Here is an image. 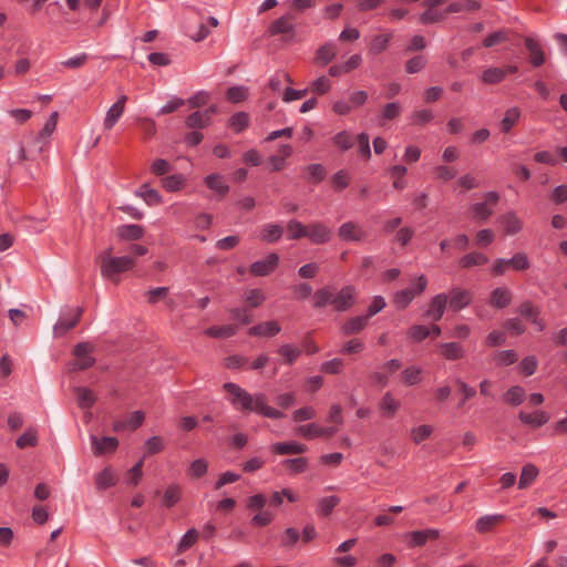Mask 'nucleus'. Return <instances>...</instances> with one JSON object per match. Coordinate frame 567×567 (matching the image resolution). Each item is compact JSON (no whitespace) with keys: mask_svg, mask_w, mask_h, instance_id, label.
Here are the masks:
<instances>
[{"mask_svg":"<svg viewBox=\"0 0 567 567\" xmlns=\"http://www.w3.org/2000/svg\"><path fill=\"white\" fill-rule=\"evenodd\" d=\"M355 296L357 290L351 285L344 286L338 292L331 286H326L315 292L313 307L323 308L330 305L336 311L343 312L354 305Z\"/></svg>","mask_w":567,"mask_h":567,"instance_id":"f257e3e1","label":"nucleus"},{"mask_svg":"<svg viewBox=\"0 0 567 567\" xmlns=\"http://www.w3.org/2000/svg\"><path fill=\"white\" fill-rule=\"evenodd\" d=\"M100 267L101 276L114 284L120 282V275L136 266L133 256H113V247L102 250L95 258Z\"/></svg>","mask_w":567,"mask_h":567,"instance_id":"f03ea898","label":"nucleus"},{"mask_svg":"<svg viewBox=\"0 0 567 567\" xmlns=\"http://www.w3.org/2000/svg\"><path fill=\"white\" fill-rule=\"evenodd\" d=\"M499 200V196L496 192H488L484 195L483 202L471 205L470 212L472 213L473 219L484 223L494 213V208Z\"/></svg>","mask_w":567,"mask_h":567,"instance_id":"7ed1b4c3","label":"nucleus"},{"mask_svg":"<svg viewBox=\"0 0 567 567\" xmlns=\"http://www.w3.org/2000/svg\"><path fill=\"white\" fill-rule=\"evenodd\" d=\"M530 267L529 259L526 254L517 252L512 258H498L495 260L492 272L495 276L504 275L507 268H513L517 271L527 270Z\"/></svg>","mask_w":567,"mask_h":567,"instance_id":"20e7f679","label":"nucleus"},{"mask_svg":"<svg viewBox=\"0 0 567 567\" xmlns=\"http://www.w3.org/2000/svg\"><path fill=\"white\" fill-rule=\"evenodd\" d=\"M427 286V279L425 276L421 275L416 278L415 284L403 290H400L394 296V303L399 308H406L410 302L417 296H420Z\"/></svg>","mask_w":567,"mask_h":567,"instance_id":"39448f33","label":"nucleus"},{"mask_svg":"<svg viewBox=\"0 0 567 567\" xmlns=\"http://www.w3.org/2000/svg\"><path fill=\"white\" fill-rule=\"evenodd\" d=\"M94 347L89 342H80L73 349V354L76 358L71 363L72 371L86 370L94 365L95 359L90 355Z\"/></svg>","mask_w":567,"mask_h":567,"instance_id":"423d86ee","label":"nucleus"},{"mask_svg":"<svg viewBox=\"0 0 567 567\" xmlns=\"http://www.w3.org/2000/svg\"><path fill=\"white\" fill-rule=\"evenodd\" d=\"M223 389L227 393V400L236 410H248V392L233 382L225 383Z\"/></svg>","mask_w":567,"mask_h":567,"instance_id":"0eeeda50","label":"nucleus"},{"mask_svg":"<svg viewBox=\"0 0 567 567\" xmlns=\"http://www.w3.org/2000/svg\"><path fill=\"white\" fill-rule=\"evenodd\" d=\"M472 292L465 288L454 287L447 295V305L452 311L466 308L472 301Z\"/></svg>","mask_w":567,"mask_h":567,"instance_id":"6e6552de","label":"nucleus"},{"mask_svg":"<svg viewBox=\"0 0 567 567\" xmlns=\"http://www.w3.org/2000/svg\"><path fill=\"white\" fill-rule=\"evenodd\" d=\"M306 238L316 245L326 244L332 238V230L320 221H312L307 225Z\"/></svg>","mask_w":567,"mask_h":567,"instance_id":"1a4fd4ad","label":"nucleus"},{"mask_svg":"<svg viewBox=\"0 0 567 567\" xmlns=\"http://www.w3.org/2000/svg\"><path fill=\"white\" fill-rule=\"evenodd\" d=\"M338 236L346 241L361 243L365 239L367 233L359 224L347 221L339 227Z\"/></svg>","mask_w":567,"mask_h":567,"instance_id":"9d476101","label":"nucleus"},{"mask_svg":"<svg viewBox=\"0 0 567 567\" xmlns=\"http://www.w3.org/2000/svg\"><path fill=\"white\" fill-rule=\"evenodd\" d=\"M82 313L83 309L81 307L71 309L68 315L56 321L53 327L54 333L56 336H64L68 331L78 324Z\"/></svg>","mask_w":567,"mask_h":567,"instance_id":"9b49d317","label":"nucleus"},{"mask_svg":"<svg viewBox=\"0 0 567 567\" xmlns=\"http://www.w3.org/2000/svg\"><path fill=\"white\" fill-rule=\"evenodd\" d=\"M126 101L127 96L125 94H122L120 95L117 101L112 106H110L103 120L104 130L111 131L114 127V125L117 123V121L124 113Z\"/></svg>","mask_w":567,"mask_h":567,"instance_id":"f8f14e48","label":"nucleus"},{"mask_svg":"<svg viewBox=\"0 0 567 567\" xmlns=\"http://www.w3.org/2000/svg\"><path fill=\"white\" fill-rule=\"evenodd\" d=\"M278 262L279 256L276 252H271L265 259L250 264V275L267 276L276 269Z\"/></svg>","mask_w":567,"mask_h":567,"instance_id":"ddd939ff","label":"nucleus"},{"mask_svg":"<svg viewBox=\"0 0 567 567\" xmlns=\"http://www.w3.org/2000/svg\"><path fill=\"white\" fill-rule=\"evenodd\" d=\"M92 450L94 455L100 456L103 454H111L115 452L118 446V440L114 436H103L101 439L95 435L91 436Z\"/></svg>","mask_w":567,"mask_h":567,"instance_id":"4468645a","label":"nucleus"},{"mask_svg":"<svg viewBox=\"0 0 567 567\" xmlns=\"http://www.w3.org/2000/svg\"><path fill=\"white\" fill-rule=\"evenodd\" d=\"M271 35L284 34L292 38L295 34V20L291 14H286L277 19L269 27Z\"/></svg>","mask_w":567,"mask_h":567,"instance_id":"2eb2a0df","label":"nucleus"},{"mask_svg":"<svg viewBox=\"0 0 567 567\" xmlns=\"http://www.w3.org/2000/svg\"><path fill=\"white\" fill-rule=\"evenodd\" d=\"M446 307L447 295L439 293L431 299L425 317L433 321H439L442 319Z\"/></svg>","mask_w":567,"mask_h":567,"instance_id":"dca6fc26","label":"nucleus"},{"mask_svg":"<svg viewBox=\"0 0 567 567\" xmlns=\"http://www.w3.org/2000/svg\"><path fill=\"white\" fill-rule=\"evenodd\" d=\"M518 419L526 425L532 427H540L549 421L550 416L546 411L543 410H537L532 413L519 411Z\"/></svg>","mask_w":567,"mask_h":567,"instance_id":"f3484780","label":"nucleus"},{"mask_svg":"<svg viewBox=\"0 0 567 567\" xmlns=\"http://www.w3.org/2000/svg\"><path fill=\"white\" fill-rule=\"evenodd\" d=\"M401 408V402L391 392H385L379 402V411L383 417H393Z\"/></svg>","mask_w":567,"mask_h":567,"instance_id":"a211bd4d","label":"nucleus"},{"mask_svg":"<svg viewBox=\"0 0 567 567\" xmlns=\"http://www.w3.org/2000/svg\"><path fill=\"white\" fill-rule=\"evenodd\" d=\"M250 410H255L257 413L270 419H279L284 416L280 411L270 408L262 395H257L255 399L250 396Z\"/></svg>","mask_w":567,"mask_h":567,"instance_id":"6ab92c4d","label":"nucleus"},{"mask_svg":"<svg viewBox=\"0 0 567 567\" xmlns=\"http://www.w3.org/2000/svg\"><path fill=\"white\" fill-rule=\"evenodd\" d=\"M513 299L512 291L506 287L495 288L489 296V305L497 309L507 307Z\"/></svg>","mask_w":567,"mask_h":567,"instance_id":"aec40b11","label":"nucleus"},{"mask_svg":"<svg viewBox=\"0 0 567 567\" xmlns=\"http://www.w3.org/2000/svg\"><path fill=\"white\" fill-rule=\"evenodd\" d=\"M499 223L506 235H515L523 228L522 219L513 212L505 213L499 217Z\"/></svg>","mask_w":567,"mask_h":567,"instance_id":"412c9836","label":"nucleus"},{"mask_svg":"<svg viewBox=\"0 0 567 567\" xmlns=\"http://www.w3.org/2000/svg\"><path fill=\"white\" fill-rule=\"evenodd\" d=\"M117 482V476L112 467H105L99 472L94 477L96 489L104 491L114 486Z\"/></svg>","mask_w":567,"mask_h":567,"instance_id":"4be33fe9","label":"nucleus"},{"mask_svg":"<svg viewBox=\"0 0 567 567\" xmlns=\"http://www.w3.org/2000/svg\"><path fill=\"white\" fill-rule=\"evenodd\" d=\"M525 47L529 52V60L534 66H540L542 64H544L546 60L545 53L537 40L527 37L525 39Z\"/></svg>","mask_w":567,"mask_h":567,"instance_id":"5701e85b","label":"nucleus"},{"mask_svg":"<svg viewBox=\"0 0 567 567\" xmlns=\"http://www.w3.org/2000/svg\"><path fill=\"white\" fill-rule=\"evenodd\" d=\"M280 326L277 321L270 320L250 327V336L271 338L279 333Z\"/></svg>","mask_w":567,"mask_h":567,"instance_id":"b1692460","label":"nucleus"},{"mask_svg":"<svg viewBox=\"0 0 567 567\" xmlns=\"http://www.w3.org/2000/svg\"><path fill=\"white\" fill-rule=\"evenodd\" d=\"M439 351L440 354L446 360H460L465 357V350L458 342L441 343Z\"/></svg>","mask_w":567,"mask_h":567,"instance_id":"393cba45","label":"nucleus"},{"mask_svg":"<svg viewBox=\"0 0 567 567\" xmlns=\"http://www.w3.org/2000/svg\"><path fill=\"white\" fill-rule=\"evenodd\" d=\"M439 536L437 529L414 530L406 535L411 547L423 546L429 539H436Z\"/></svg>","mask_w":567,"mask_h":567,"instance_id":"a878e982","label":"nucleus"},{"mask_svg":"<svg viewBox=\"0 0 567 567\" xmlns=\"http://www.w3.org/2000/svg\"><path fill=\"white\" fill-rule=\"evenodd\" d=\"M504 518L502 514L484 515L476 520L475 528L481 534L492 532Z\"/></svg>","mask_w":567,"mask_h":567,"instance_id":"bb28decb","label":"nucleus"},{"mask_svg":"<svg viewBox=\"0 0 567 567\" xmlns=\"http://www.w3.org/2000/svg\"><path fill=\"white\" fill-rule=\"evenodd\" d=\"M116 236L121 240H137L144 236V228L140 225H122L116 228Z\"/></svg>","mask_w":567,"mask_h":567,"instance_id":"cd10ccee","label":"nucleus"},{"mask_svg":"<svg viewBox=\"0 0 567 567\" xmlns=\"http://www.w3.org/2000/svg\"><path fill=\"white\" fill-rule=\"evenodd\" d=\"M145 420V415L142 411H135L131 414L130 419L127 421H115L113 423V430L115 432H120L126 429L136 430L140 427Z\"/></svg>","mask_w":567,"mask_h":567,"instance_id":"c85d7f7f","label":"nucleus"},{"mask_svg":"<svg viewBox=\"0 0 567 567\" xmlns=\"http://www.w3.org/2000/svg\"><path fill=\"white\" fill-rule=\"evenodd\" d=\"M272 450L279 455H295L305 453L308 447L305 444L291 441L277 443L272 446Z\"/></svg>","mask_w":567,"mask_h":567,"instance_id":"c756f323","label":"nucleus"},{"mask_svg":"<svg viewBox=\"0 0 567 567\" xmlns=\"http://www.w3.org/2000/svg\"><path fill=\"white\" fill-rule=\"evenodd\" d=\"M74 394L76 396L78 404L81 409H90L96 402L94 392L85 386L74 388Z\"/></svg>","mask_w":567,"mask_h":567,"instance_id":"7c9ffc66","label":"nucleus"},{"mask_svg":"<svg viewBox=\"0 0 567 567\" xmlns=\"http://www.w3.org/2000/svg\"><path fill=\"white\" fill-rule=\"evenodd\" d=\"M368 321H369V319L367 316H358V317L350 318L343 323L342 332L346 336L359 333L367 327Z\"/></svg>","mask_w":567,"mask_h":567,"instance_id":"2f4dec72","label":"nucleus"},{"mask_svg":"<svg viewBox=\"0 0 567 567\" xmlns=\"http://www.w3.org/2000/svg\"><path fill=\"white\" fill-rule=\"evenodd\" d=\"M506 76V70H503V68H496L491 66L485 69L480 79L484 84H498L501 83Z\"/></svg>","mask_w":567,"mask_h":567,"instance_id":"473e14b6","label":"nucleus"},{"mask_svg":"<svg viewBox=\"0 0 567 567\" xmlns=\"http://www.w3.org/2000/svg\"><path fill=\"white\" fill-rule=\"evenodd\" d=\"M236 331V324H225L209 327L204 331V333L210 338L225 339L234 336Z\"/></svg>","mask_w":567,"mask_h":567,"instance_id":"72a5a7b5","label":"nucleus"},{"mask_svg":"<svg viewBox=\"0 0 567 567\" xmlns=\"http://www.w3.org/2000/svg\"><path fill=\"white\" fill-rule=\"evenodd\" d=\"M337 56V48L332 43H326L320 47L316 53V63L326 65Z\"/></svg>","mask_w":567,"mask_h":567,"instance_id":"f704fd0d","label":"nucleus"},{"mask_svg":"<svg viewBox=\"0 0 567 567\" xmlns=\"http://www.w3.org/2000/svg\"><path fill=\"white\" fill-rule=\"evenodd\" d=\"M460 266L468 269L475 266H482L488 262V258L478 251H472L460 259Z\"/></svg>","mask_w":567,"mask_h":567,"instance_id":"c9c22d12","label":"nucleus"},{"mask_svg":"<svg viewBox=\"0 0 567 567\" xmlns=\"http://www.w3.org/2000/svg\"><path fill=\"white\" fill-rule=\"evenodd\" d=\"M205 184L209 189L215 190L219 196H225L229 190L228 185L225 184L223 177L218 174H210L206 176Z\"/></svg>","mask_w":567,"mask_h":567,"instance_id":"e433bc0d","label":"nucleus"},{"mask_svg":"<svg viewBox=\"0 0 567 567\" xmlns=\"http://www.w3.org/2000/svg\"><path fill=\"white\" fill-rule=\"evenodd\" d=\"M136 195L141 196L150 206L159 205L163 202L159 193L156 189L151 188L148 184H143L140 190L136 192Z\"/></svg>","mask_w":567,"mask_h":567,"instance_id":"4c0bfd02","label":"nucleus"},{"mask_svg":"<svg viewBox=\"0 0 567 567\" xmlns=\"http://www.w3.org/2000/svg\"><path fill=\"white\" fill-rule=\"evenodd\" d=\"M520 117V110L516 106L508 109L501 122V130L503 133H508L518 122Z\"/></svg>","mask_w":567,"mask_h":567,"instance_id":"58836bf2","label":"nucleus"},{"mask_svg":"<svg viewBox=\"0 0 567 567\" xmlns=\"http://www.w3.org/2000/svg\"><path fill=\"white\" fill-rule=\"evenodd\" d=\"M282 227L279 225H266L259 230V237L266 243H276L282 236Z\"/></svg>","mask_w":567,"mask_h":567,"instance_id":"ea45409f","label":"nucleus"},{"mask_svg":"<svg viewBox=\"0 0 567 567\" xmlns=\"http://www.w3.org/2000/svg\"><path fill=\"white\" fill-rule=\"evenodd\" d=\"M433 433V426L427 424H421L414 426L410 431V439L414 444H421L425 440L430 439Z\"/></svg>","mask_w":567,"mask_h":567,"instance_id":"a19ab883","label":"nucleus"},{"mask_svg":"<svg viewBox=\"0 0 567 567\" xmlns=\"http://www.w3.org/2000/svg\"><path fill=\"white\" fill-rule=\"evenodd\" d=\"M538 468L535 465L526 464L522 468L518 487L527 488L528 486H530L538 476Z\"/></svg>","mask_w":567,"mask_h":567,"instance_id":"79ce46f5","label":"nucleus"},{"mask_svg":"<svg viewBox=\"0 0 567 567\" xmlns=\"http://www.w3.org/2000/svg\"><path fill=\"white\" fill-rule=\"evenodd\" d=\"M210 122L208 114L204 111H196L186 118V125L189 128H205Z\"/></svg>","mask_w":567,"mask_h":567,"instance_id":"37998d69","label":"nucleus"},{"mask_svg":"<svg viewBox=\"0 0 567 567\" xmlns=\"http://www.w3.org/2000/svg\"><path fill=\"white\" fill-rule=\"evenodd\" d=\"M511 31L507 29H499L497 31H494L489 33L484 40L483 45L485 48H492L498 44H502L509 39Z\"/></svg>","mask_w":567,"mask_h":567,"instance_id":"c03bdc74","label":"nucleus"},{"mask_svg":"<svg viewBox=\"0 0 567 567\" xmlns=\"http://www.w3.org/2000/svg\"><path fill=\"white\" fill-rule=\"evenodd\" d=\"M403 107L399 102H389L381 109L382 121H394L402 114Z\"/></svg>","mask_w":567,"mask_h":567,"instance_id":"a18cd8bd","label":"nucleus"},{"mask_svg":"<svg viewBox=\"0 0 567 567\" xmlns=\"http://www.w3.org/2000/svg\"><path fill=\"white\" fill-rule=\"evenodd\" d=\"M525 398V390L519 385L509 388L504 394L505 402L514 406L522 404Z\"/></svg>","mask_w":567,"mask_h":567,"instance_id":"49530a36","label":"nucleus"},{"mask_svg":"<svg viewBox=\"0 0 567 567\" xmlns=\"http://www.w3.org/2000/svg\"><path fill=\"white\" fill-rule=\"evenodd\" d=\"M16 444L19 449L33 447L38 444V431L34 427H29L21 434Z\"/></svg>","mask_w":567,"mask_h":567,"instance_id":"de8ad7c7","label":"nucleus"},{"mask_svg":"<svg viewBox=\"0 0 567 567\" xmlns=\"http://www.w3.org/2000/svg\"><path fill=\"white\" fill-rule=\"evenodd\" d=\"M433 174L436 179L446 183L456 177L457 171L453 166H449L446 164H440V165L434 166Z\"/></svg>","mask_w":567,"mask_h":567,"instance_id":"09e8293b","label":"nucleus"},{"mask_svg":"<svg viewBox=\"0 0 567 567\" xmlns=\"http://www.w3.org/2000/svg\"><path fill=\"white\" fill-rule=\"evenodd\" d=\"M287 233L288 238L291 240L306 238L307 225H303L302 223L296 219H291L287 224Z\"/></svg>","mask_w":567,"mask_h":567,"instance_id":"8fccbe9b","label":"nucleus"},{"mask_svg":"<svg viewBox=\"0 0 567 567\" xmlns=\"http://www.w3.org/2000/svg\"><path fill=\"white\" fill-rule=\"evenodd\" d=\"M389 172L393 178V188L396 190H402L405 187L403 177L408 173L406 167L403 165H394L389 169Z\"/></svg>","mask_w":567,"mask_h":567,"instance_id":"3c124183","label":"nucleus"},{"mask_svg":"<svg viewBox=\"0 0 567 567\" xmlns=\"http://www.w3.org/2000/svg\"><path fill=\"white\" fill-rule=\"evenodd\" d=\"M445 19L444 11H440L436 8H425V11L420 14V21L423 24H432L441 22Z\"/></svg>","mask_w":567,"mask_h":567,"instance_id":"603ef678","label":"nucleus"},{"mask_svg":"<svg viewBox=\"0 0 567 567\" xmlns=\"http://www.w3.org/2000/svg\"><path fill=\"white\" fill-rule=\"evenodd\" d=\"M278 353L285 363L292 364L301 354V350L292 344H284L278 349Z\"/></svg>","mask_w":567,"mask_h":567,"instance_id":"864d4df0","label":"nucleus"},{"mask_svg":"<svg viewBox=\"0 0 567 567\" xmlns=\"http://www.w3.org/2000/svg\"><path fill=\"white\" fill-rule=\"evenodd\" d=\"M198 539V532L196 528L188 529L181 538L177 545V553L182 554L189 549Z\"/></svg>","mask_w":567,"mask_h":567,"instance_id":"5fc2aeb1","label":"nucleus"},{"mask_svg":"<svg viewBox=\"0 0 567 567\" xmlns=\"http://www.w3.org/2000/svg\"><path fill=\"white\" fill-rule=\"evenodd\" d=\"M250 515H252L250 523L258 527L267 526L274 519V514L268 509H255Z\"/></svg>","mask_w":567,"mask_h":567,"instance_id":"6e6d98bb","label":"nucleus"},{"mask_svg":"<svg viewBox=\"0 0 567 567\" xmlns=\"http://www.w3.org/2000/svg\"><path fill=\"white\" fill-rule=\"evenodd\" d=\"M281 465L290 471L292 474H299L307 470L308 460L306 457H297L291 460H285L281 462Z\"/></svg>","mask_w":567,"mask_h":567,"instance_id":"4d7b16f0","label":"nucleus"},{"mask_svg":"<svg viewBox=\"0 0 567 567\" xmlns=\"http://www.w3.org/2000/svg\"><path fill=\"white\" fill-rule=\"evenodd\" d=\"M184 184L185 178L182 174H173L166 176L162 181V185L167 192H177L184 186Z\"/></svg>","mask_w":567,"mask_h":567,"instance_id":"13d9d810","label":"nucleus"},{"mask_svg":"<svg viewBox=\"0 0 567 567\" xmlns=\"http://www.w3.org/2000/svg\"><path fill=\"white\" fill-rule=\"evenodd\" d=\"M340 503V498L338 496H328L323 497L319 501L318 504V513L322 516H328L331 514L333 508Z\"/></svg>","mask_w":567,"mask_h":567,"instance_id":"bf43d9fd","label":"nucleus"},{"mask_svg":"<svg viewBox=\"0 0 567 567\" xmlns=\"http://www.w3.org/2000/svg\"><path fill=\"white\" fill-rule=\"evenodd\" d=\"M422 369L409 367L402 372V381L408 385H415L421 382Z\"/></svg>","mask_w":567,"mask_h":567,"instance_id":"052dcab7","label":"nucleus"},{"mask_svg":"<svg viewBox=\"0 0 567 567\" xmlns=\"http://www.w3.org/2000/svg\"><path fill=\"white\" fill-rule=\"evenodd\" d=\"M319 431H320V425H318L316 423H310V424L299 425L296 429V434H298L307 440H312V439L320 437Z\"/></svg>","mask_w":567,"mask_h":567,"instance_id":"680f3d73","label":"nucleus"},{"mask_svg":"<svg viewBox=\"0 0 567 567\" xmlns=\"http://www.w3.org/2000/svg\"><path fill=\"white\" fill-rule=\"evenodd\" d=\"M248 125V115L245 112L234 114L228 122V126L236 133L245 130Z\"/></svg>","mask_w":567,"mask_h":567,"instance_id":"e2e57ef3","label":"nucleus"},{"mask_svg":"<svg viewBox=\"0 0 567 567\" xmlns=\"http://www.w3.org/2000/svg\"><path fill=\"white\" fill-rule=\"evenodd\" d=\"M538 367V360L535 355L525 357L519 363V371L525 377L533 375Z\"/></svg>","mask_w":567,"mask_h":567,"instance_id":"0e129e2a","label":"nucleus"},{"mask_svg":"<svg viewBox=\"0 0 567 567\" xmlns=\"http://www.w3.org/2000/svg\"><path fill=\"white\" fill-rule=\"evenodd\" d=\"M411 118L415 125H425L434 118V114L429 109H420L412 112Z\"/></svg>","mask_w":567,"mask_h":567,"instance_id":"69168bd1","label":"nucleus"},{"mask_svg":"<svg viewBox=\"0 0 567 567\" xmlns=\"http://www.w3.org/2000/svg\"><path fill=\"white\" fill-rule=\"evenodd\" d=\"M494 359L498 365H511L517 361L518 357L514 350H503L498 351Z\"/></svg>","mask_w":567,"mask_h":567,"instance_id":"338daca9","label":"nucleus"},{"mask_svg":"<svg viewBox=\"0 0 567 567\" xmlns=\"http://www.w3.org/2000/svg\"><path fill=\"white\" fill-rule=\"evenodd\" d=\"M333 143L342 151H347L353 146V138L352 135L347 132L342 131L334 135Z\"/></svg>","mask_w":567,"mask_h":567,"instance_id":"774afa93","label":"nucleus"}]
</instances>
